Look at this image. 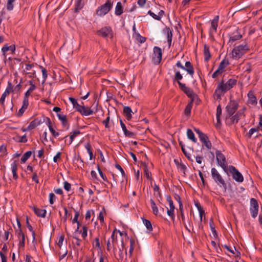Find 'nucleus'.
I'll use <instances>...</instances> for the list:
<instances>
[{
  "mask_svg": "<svg viewBox=\"0 0 262 262\" xmlns=\"http://www.w3.org/2000/svg\"><path fill=\"white\" fill-rule=\"evenodd\" d=\"M204 60L205 61H208L211 57L209 48L207 46L206 44L204 45Z\"/></svg>",
  "mask_w": 262,
  "mask_h": 262,
  "instance_id": "c85d7f7f",
  "label": "nucleus"
},
{
  "mask_svg": "<svg viewBox=\"0 0 262 262\" xmlns=\"http://www.w3.org/2000/svg\"><path fill=\"white\" fill-rule=\"evenodd\" d=\"M81 132L79 130H76L73 131L72 133H71V135L70 136V142L69 144H71L73 141L74 139L78 135H80Z\"/></svg>",
  "mask_w": 262,
  "mask_h": 262,
  "instance_id": "4c0bfd02",
  "label": "nucleus"
},
{
  "mask_svg": "<svg viewBox=\"0 0 262 262\" xmlns=\"http://www.w3.org/2000/svg\"><path fill=\"white\" fill-rule=\"evenodd\" d=\"M231 174L232 178L237 182L241 183L244 181V177L242 173L233 166L228 167V171Z\"/></svg>",
  "mask_w": 262,
  "mask_h": 262,
  "instance_id": "1a4fd4ad",
  "label": "nucleus"
},
{
  "mask_svg": "<svg viewBox=\"0 0 262 262\" xmlns=\"http://www.w3.org/2000/svg\"><path fill=\"white\" fill-rule=\"evenodd\" d=\"M7 155V147L3 144L0 146V157H3Z\"/></svg>",
  "mask_w": 262,
  "mask_h": 262,
  "instance_id": "a19ab883",
  "label": "nucleus"
},
{
  "mask_svg": "<svg viewBox=\"0 0 262 262\" xmlns=\"http://www.w3.org/2000/svg\"><path fill=\"white\" fill-rule=\"evenodd\" d=\"M56 196L53 193H50L49 194V202L50 204H53L55 200H56Z\"/></svg>",
  "mask_w": 262,
  "mask_h": 262,
  "instance_id": "864d4df0",
  "label": "nucleus"
},
{
  "mask_svg": "<svg viewBox=\"0 0 262 262\" xmlns=\"http://www.w3.org/2000/svg\"><path fill=\"white\" fill-rule=\"evenodd\" d=\"M223 247L226 248L228 251H229L231 253L235 254L234 251H236L235 247H234V249L231 248L230 247L226 245H223Z\"/></svg>",
  "mask_w": 262,
  "mask_h": 262,
  "instance_id": "774afa93",
  "label": "nucleus"
},
{
  "mask_svg": "<svg viewBox=\"0 0 262 262\" xmlns=\"http://www.w3.org/2000/svg\"><path fill=\"white\" fill-rule=\"evenodd\" d=\"M73 162L74 164L78 168H82L84 166V162L79 155L74 157Z\"/></svg>",
  "mask_w": 262,
  "mask_h": 262,
  "instance_id": "4be33fe9",
  "label": "nucleus"
},
{
  "mask_svg": "<svg viewBox=\"0 0 262 262\" xmlns=\"http://www.w3.org/2000/svg\"><path fill=\"white\" fill-rule=\"evenodd\" d=\"M29 105V100H28L26 98L24 99L23 104L21 107L18 111L17 116L18 117H20L23 115V113L25 111V110L27 108L28 106Z\"/></svg>",
  "mask_w": 262,
  "mask_h": 262,
  "instance_id": "393cba45",
  "label": "nucleus"
},
{
  "mask_svg": "<svg viewBox=\"0 0 262 262\" xmlns=\"http://www.w3.org/2000/svg\"><path fill=\"white\" fill-rule=\"evenodd\" d=\"M120 123L121 126L122 127V129L124 133V135L126 137H129V138H134L136 136V134L135 133L128 131L125 125V124L123 122L122 120L121 119L120 120Z\"/></svg>",
  "mask_w": 262,
  "mask_h": 262,
  "instance_id": "6ab92c4d",
  "label": "nucleus"
},
{
  "mask_svg": "<svg viewBox=\"0 0 262 262\" xmlns=\"http://www.w3.org/2000/svg\"><path fill=\"white\" fill-rule=\"evenodd\" d=\"M249 50L247 43L240 45L234 48L232 52V57L235 59H239Z\"/></svg>",
  "mask_w": 262,
  "mask_h": 262,
  "instance_id": "f03ea898",
  "label": "nucleus"
},
{
  "mask_svg": "<svg viewBox=\"0 0 262 262\" xmlns=\"http://www.w3.org/2000/svg\"><path fill=\"white\" fill-rule=\"evenodd\" d=\"M193 101H192V99H191V101L190 103H189L185 110H184V112H185V115L188 116L190 114V113H191V108H192V103H193Z\"/></svg>",
  "mask_w": 262,
  "mask_h": 262,
  "instance_id": "ea45409f",
  "label": "nucleus"
},
{
  "mask_svg": "<svg viewBox=\"0 0 262 262\" xmlns=\"http://www.w3.org/2000/svg\"><path fill=\"white\" fill-rule=\"evenodd\" d=\"M74 210L75 211V216H74V217L73 220H72V223L73 224L74 223H77V225H80V223L78 221V217L79 216V213L76 210L74 209Z\"/></svg>",
  "mask_w": 262,
  "mask_h": 262,
  "instance_id": "de8ad7c7",
  "label": "nucleus"
},
{
  "mask_svg": "<svg viewBox=\"0 0 262 262\" xmlns=\"http://www.w3.org/2000/svg\"><path fill=\"white\" fill-rule=\"evenodd\" d=\"M250 211L253 218L255 219L257 216L258 204L257 201L254 198L250 199Z\"/></svg>",
  "mask_w": 262,
  "mask_h": 262,
  "instance_id": "9d476101",
  "label": "nucleus"
},
{
  "mask_svg": "<svg viewBox=\"0 0 262 262\" xmlns=\"http://www.w3.org/2000/svg\"><path fill=\"white\" fill-rule=\"evenodd\" d=\"M194 131L198 135L200 141L206 146L208 149H210L212 147L211 142L209 141L208 136L202 132L199 128H194Z\"/></svg>",
  "mask_w": 262,
  "mask_h": 262,
  "instance_id": "6e6552de",
  "label": "nucleus"
},
{
  "mask_svg": "<svg viewBox=\"0 0 262 262\" xmlns=\"http://www.w3.org/2000/svg\"><path fill=\"white\" fill-rule=\"evenodd\" d=\"M41 123V121H37V120L35 119L31 121L29 125L28 126L27 128L24 129V131H29L34 128H35L37 126L39 125Z\"/></svg>",
  "mask_w": 262,
  "mask_h": 262,
  "instance_id": "5701e85b",
  "label": "nucleus"
},
{
  "mask_svg": "<svg viewBox=\"0 0 262 262\" xmlns=\"http://www.w3.org/2000/svg\"><path fill=\"white\" fill-rule=\"evenodd\" d=\"M245 110V108H243V109L239 110L235 115H233L229 119L230 121V124H232L234 123H237L241 118L242 116L244 114Z\"/></svg>",
  "mask_w": 262,
  "mask_h": 262,
  "instance_id": "ddd939ff",
  "label": "nucleus"
},
{
  "mask_svg": "<svg viewBox=\"0 0 262 262\" xmlns=\"http://www.w3.org/2000/svg\"><path fill=\"white\" fill-rule=\"evenodd\" d=\"M211 176L214 181L218 185L222 186L225 189L226 188V184L222 178V176L219 173L218 171L215 168H212L211 170Z\"/></svg>",
  "mask_w": 262,
  "mask_h": 262,
  "instance_id": "423d86ee",
  "label": "nucleus"
},
{
  "mask_svg": "<svg viewBox=\"0 0 262 262\" xmlns=\"http://www.w3.org/2000/svg\"><path fill=\"white\" fill-rule=\"evenodd\" d=\"M143 168H144V171L145 173V175L146 177V178L148 179L151 180V173L149 171V170L148 169L147 165L146 164H144V165L143 166Z\"/></svg>",
  "mask_w": 262,
  "mask_h": 262,
  "instance_id": "49530a36",
  "label": "nucleus"
},
{
  "mask_svg": "<svg viewBox=\"0 0 262 262\" xmlns=\"http://www.w3.org/2000/svg\"><path fill=\"white\" fill-rule=\"evenodd\" d=\"M215 154L218 165L223 168L226 173H228V167L225 156L220 150H216Z\"/></svg>",
  "mask_w": 262,
  "mask_h": 262,
  "instance_id": "20e7f679",
  "label": "nucleus"
},
{
  "mask_svg": "<svg viewBox=\"0 0 262 262\" xmlns=\"http://www.w3.org/2000/svg\"><path fill=\"white\" fill-rule=\"evenodd\" d=\"M116 229L114 230L111 235V239L112 243V246L114 248H115V246L117 242V235L116 234Z\"/></svg>",
  "mask_w": 262,
  "mask_h": 262,
  "instance_id": "79ce46f5",
  "label": "nucleus"
},
{
  "mask_svg": "<svg viewBox=\"0 0 262 262\" xmlns=\"http://www.w3.org/2000/svg\"><path fill=\"white\" fill-rule=\"evenodd\" d=\"M258 131V129L256 128H251L249 132L246 134V136L248 137V138H250L252 136V135L256 132Z\"/></svg>",
  "mask_w": 262,
  "mask_h": 262,
  "instance_id": "5fc2aeb1",
  "label": "nucleus"
},
{
  "mask_svg": "<svg viewBox=\"0 0 262 262\" xmlns=\"http://www.w3.org/2000/svg\"><path fill=\"white\" fill-rule=\"evenodd\" d=\"M238 107V103L234 100H230L229 102L226 106V118L230 119L234 115Z\"/></svg>",
  "mask_w": 262,
  "mask_h": 262,
  "instance_id": "7ed1b4c3",
  "label": "nucleus"
},
{
  "mask_svg": "<svg viewBox=\"0 0 262 262\" xmlns=\"http://www.w3.org/2000/svg\"><path fill=\"white\" fill-rule=\"evenodd\" d=\"M43 122H46L47 125L48 126L49 128L52 127V122L50 119L48 117H44L43 118Z\"/></svg>",
  "mask_w": 262,
  "mask_h": 262,
  "instance_id": "69168bd1",
  "label": "nucleus"
},
{
  "mask_svg": "<svg viewBox=\"0 0 262 262\" xmlns=\"http://www.w3.org/2000/svg\"><path fill=\"white\" fill-rule=\"evenodd\" d=\"M136 39L138 42L142 43H144L146 41V38L144 37L141 36L139 34H138L137 36Z\"/></svg>",
  "mask_w": 262,
  "mask_h": 262,
  "instance_id": "052dcab7",
  "label": "nucleus"
},
{
  "mask_svg": "<svg viewBox=\"0 0 262 262\" xmlns=\"http://www.w3.org/2000/svg\"><path fill=\"white\" fill-rule=\"evenodd\" d=\"M77 111L79 112L82 115L86 116L93 114V111L90 107L81 105L78 107Z\"/></svg>",
  "mask_w": 262,
  "mask_h": 262,
  "instance_id": "4468645a",
  "label": "nucleus"
},
{
  "mask_svg": "<svg viewBox=\"0 0 262 262\" xmlns=\"http://www.w3.org/2000/svg\"><path fill=\"white\" fill-rule=\"evenodd\" d=\"M187 136L189 139L192 141L193 142L196 143L197 141L195 137L194 134L191 129H187Z\"/></svg>",
  "mask_w": 262,
  "mask_h": 262,
  "instance_id": "473e14b6",
  "label": "nucleus"
},
{
  "mask_svg": "<svg viewBox=\"0 0 262 262\" xmlns=\"http://www.w3.org/2000/svg\"><path fill=\"white\" fill-rule=\"evenodd\" d=\"M174 210L172 209H167V213L173 221L174 219Z\"/></svg>",
  "mask_w": 262,
  "mask_h": 262,
  "instance_id": "4d7b16f0",
  "label": "nucleus"
},
{
  "mask_svg": "<svg viewBox=\"0 0 262 262\" xmlns=\"http://www.w3.org/2000/svg\"><path fill=\"white\" fill-rule=\"evenodd\" d=\"M248 104L255 106L257 104V99L252 91H250L248 93Z\"/></svg>",
  "mask_w": 262,
  "mask_h": 262,
  "instance_id": "aec40b11",
  "label": "nucleus"
},
{
  "mask_svg": "<svg viewBox=\"0 0 262 262\" xmlns=\"http://www.w3.org/2000/svg\"><path fill=\"white\" fill-rule=\"evenodd\" d=\"M15 50L16 48L15 45L8 46V44L7 43L2 48V52H3L4 56H6L5 54L7 51H10L12 53H14Z\"/></svg>",
  "mask_w": 262,
  "mask_h": 262,
  "instance_id": "412c9836",
  "label": "nucleus"
},
{
  "mask_svg": "<svg viewBox=\"0 0 262 262\" xmlns=\"http://www.w3.org/2000/svg\"><path fill=\"white\" fill-rule=\"evenodd\" d=\"M85 148L86 149L89 155H90V159L92 160L93 158V154L91 148V145L90 143H87L85 145Z\"/></svg>",
  "mask_w": 262,
  "mask_h": 262,
  "instance_id": "37998d69",
  "label": "nucleus"
},
{
  "mask_svg": "<svg viewBox=\"0 0 262 262\" xmlns=\"http://www.w3.org/2000/svg\"><path fill=\"white\" fill-rule=\"evenodd\" d=\"M174 199L179 203L180 208L183 207L180 196L178 194H176L174 195Z\"/></svg>",
  "mask_w": 262,
  "mask_h": 262,
  "instance_id": "bf43d9fd",
  "label": "nucleus"
},
{
  "mask_svg": "<svg viewBox=\"0 0 262 262\" xmlns=\"http://www.w3.org/2000/svg\"><path fill=\"white\" fill-rule=\"evenodd\" d=\"M115 167L118 169L121 172V174L123 177H125V172L123 170V169H122V168L121 167V166L118 164H115Z\"/></svg>",
  "mask_w": 262,
  "mask_h": 262,
  "instance_id": "338daca9",
  "label": "nucleus"
},
{
  "mask_svg": "<svg viewBox=\"0 0 262 262\" xmlns=\"http://www.w3.org/2000/svg\"><path fill=\"white\" fill-rule=\"evenodd\" d=\"M87 231H88V228L85 226H83L82 227V232L81 233L82 237L83 239H85V237L87 236Z\"/></svg>",
  "mask_w": 262,
  "mask_h": 262,
  "instance_id": "0e129e2a",
  "label": "nucleus"
},
{
  "mask_svg": "<svg viewBox=\"0 0 262 262\" xmlns=\"http://www.w3.org/2000/svg\"><path fill=\"white\" fill-rule=\"evenodd\" d=\"M69 100L71 101V102L72 103V104L73 105V107L74 108H75L76 110L77 111V110L78 108V107H79V106H80V104H79L78 103V102H77V100L74 98L70 97Z\"/></svg>",
  "mask_w": 262,
  "mask_h": 262,
  "instance_id": "a18cd8bd",
  "label": "nucleus"
},
{
  "mask_svg": "<svg viewBox=\"0 0 262 262\" xmlns=\"http://www.w3.org/2000/svg\"><path fill=\"white\" fill-rule=\"evenodd\" d=\"M63 187L66 190H67V191H69L71 190V185L68 182L65 181L63 183Z\"/></svg>",
  "mask_w": 262,
  "mask_h": 262,
  "instance_id": "680f3d73",
  "label": "nucleus"
},
{
  "mask_svg": "<svg viewBox=\"0 0 262 262\" xmlns=\"http://www.w3.org/2000/svg\"><path fill=\"white\" fill-rule=\"evenodd\" d=\"M30 87L29 88L28 90L25 93V96L24 98V99L26 98L28 100H29L28 97L30 95L31 92L36 89V86L35 85V84H34L33 83V82L31 81H30Z\"/></svg>",
  "mask_w": 262,
  "mask_h": 262,
  "instance_id": "7c9ffc66",
  "label": "nucleus"
},
{
  "mask_svg": "<svg viewBox=\"0 0 262 262\" xmlns=\"http://www.w3.org/2000/svg\"><path fill=\"white\" fill-rule=\"evenodd\" d=\"M132 111L129 106H124L123 108V114L128 120H130L132 118Z\"/></svg>",
  "mask_w": 262,
  "mask_h": 262,
  "instance_id": "bb28decb",
  "label": "nucleus"
},
{
  "mask_svg": "<svg viewBox=\"0 0 262 262\" xmlns=\"http://www.w3.org/2000/svg\"><path fill=\"white\" fill-rule=\"evenodd\" d=\"M123 13V7L121 2H118L115 8V14L120 15Z\"/></svg>",
  "mask_w": 262,
  "mask_h": 262,
  "instance_id": "2f4dec72",
  "label": "nucleus"
},
{
  "mask_svg": "<svg viewBox=\"0 0 262 262\" xmlns=\"http://www.w3.org/2000/svg\"><path fill=\"white\" fill-rule=\"evenodd\" d=\"M84 6L83 0H76L75 10L76 12H78Z\"/></svg>",
  "mask_w": 262,
  "mask_h": 262,
  "instance_id": "f704fd0d",
  "label": "nucleus"
},
{
  "mask_svg": "<svg viewBox=\"0 0 262 262\" xmlns=\"http://www.w3.org/2000/svg\"><path fill=\"white\" fill-rule=\"evenodd\" d=\"M15 1V0H8V3L7 4V9L9 11H11L13 9V3Z\"/></svg>",
  "mask_w": 262,
  "mask_h": 262,
  "instance_id": "3c124183",
  "label": "nucleus"
},
{
  "mask_svg": "<svg viewBox=\"0 0 262 262\" xmlns=\"http://www.w3.org/2000/svg\"><path fill=\"white\" fill-rule=\"evenodd\" d=\"M219 18V16H216L211 21V27L209 30V36L210 37H212L213 33L216 32Z\"/></svg>",
  "mask_w": 262,
  "mask_h": 262,
  "instance_id": "2eb2a0df",
  "label": "nucleus"
},
{
  "mask_svg": "<svg viewBox=\"0 0 262 262\" xmlns=\"http://www.w3.org/2000/svg\"><path fill=\"white\" fill-rule=\"evenodd\" d=\"M97 169H98V171L99 172L100 176L103 179V180L104 181L108 182V180H107V179L106 176L104 174H103V173L101 171V170L100 168V166L99 165L97 166Z\"/></svg>",
  "mask_w": 262,
  "mask_h": 262,
  "instance_id": "603ef678",
  "label": "nucleus"
},
{
  "mask_svg": "<svg viewBox=\"0 0 262 262\" xmlns=\"http://www.w3.org/2000/svg\"><path fill=\"white\" fill-rule=\"evenodd\" d=\"M113 3L110 0H107L104 5L98 7L96 14L97 15L102 16L107 14L111 9Z\"/></svg>",
  "mask_w": 262,
  "mask_h": 262,
  "instance_id": "39448f33",
  "label": "nucleus"
},
{
  "mask_svg": "<svg viewBox=\"0 0 262 262\" xmlns=\"http://www.w3.org/2000/svg\"><path fill=\"white\" fill-rule=\"evenodd\" d=\"M12 172L13 173V178L15 180H17L18 179V175L17 174V163L16 160H15L11 165Z\"/></svg>",
  "mask_w": 262,
  "mask_h": 262,
  "instance_id": "a878e982",
  "label": "nucleus"
},
{
  "mask_svg": "<svg viewBox=\"0 0 262 262\" xmlns=\"http://www.w3.org/2000/svg\"><path fill=\"white\" fill-rule=\"evenodd\" d=\"M13 91L12 84L10 82H8V85L4 93L2 94L0 98V103L4 105L6 97Z\"/></svg>",
  "mask_w": 262,
  "mask_h": 262,
  "instance_id": "f8f14e48",
  "label": "nucleus"
},
{
  "mask_svg": "<svg viewBox=\"0 0 262 262\" xmlns=\"http://www.w3.org/2000/svg\"><path fill=\"white\" fill-rule=\"evenodd\" d=\"M236 83L237 80L233 78L229 79L226 82L222 80L219 83L214 95L216 97L217 99L221 98V96H223L227 91L235 85Z\"/></svg>",
  "mask_w": 262,
  "mask_h": 262,
  "instance_id": "f257e3e1",
  "label": "nucleus"
},
{
  "mask_svg": "<svg viewBox=\"0 0 262 262\" xmlns=\"http://www.w3.org/2000/svg\"><path fill=\"white\" fill-rule=\"evenodd\" d=\"M162 55V53L161 48L158 47H155L152 57V61L154 64H158L160 63L161 61Z\"/></svg>",
  "mask_w": 262,
  "mask_h": 262,
  "instance_id": "9b49d317",
  "label": "nucleus"
},
{
  "mask_svg": "<svg viewBox=\"0 0 262 262\" xmlns=\"http://www.w3.org/2000/svg\"><path fill=\"white\" fill-rule=\"evenodd\" d=\"M143 222L146 227L148 232L150 233L152 231V227L151 222L149 220L145 219H143Z\"/></svg>",
  "mask_w": 262,
  "mask_h": 262,
  "instance_id": "c9c22d12",
  "label": "nucleus"
},
{
  "mask_svg": "<svg viewBox=\"0 0 262 262\" xmlns=\"http://www.w3.org/2000/svg\"><path fill=\"white\" fill-rule=\"evenodd\" d=\"M148 14L156 20H160L161 19V17L155 14L151 10L148 11Z\"/></svg>",
  "mask_w": 262,
  "mask_h": 262,
  "instance_id": "e2e57ef3",
  "label": "nucleus"
},
{
  "mask_svg": "<svg viewBox=\"0 0 262 262\" xmlns=\"http://www.w3.org/2000/svg\"><path fill=\"white\" fill-rule=\"evenodd\" d=\"M229 64V61L227 59H224L220 63L218 68L224 71L225 68Z\"/></svg>",
  "mask_w": 262,
  "mask_h": 262,
  "instance_id": "e433bc0d",
  "label": "nucleus"
},
{
  "mask_svg": "<svg viewBox=\"0 0 262 262\" xmlns=\"http://www.w3.org/2000/svg\"><path fill=\"white\" fill-rule=\"evenodd\" d=\"M242 35L239 34H237L236 35H234V36L231 37L230 38V40L234 41L240 39L242 38Z\"/></svg>",
  "mask_w": 262,
  "mask_h": 262,
  "instance_id": "13d9d810",
  "label": "nucleus"
},
{
  "mask_svg": "<svg viewBox=\"0 0 262 262\" xmlns=\"http://www.w3.org/2000/svg\"><path fill=\"white\" fill-rule=\"evenodd\" d=\"M183 78V76L180 73L179 71H176L174 76V79L177 80L178 82L180 81V80H182Z\"/></svg>",
  "mask_w": 262,
  "mask_h": 262,
  "instance_id": "6e6d98bb",
  "label": "nucleus"
},
{
  "mask_svg": "<svg viewBox=\"0 0 262 262\" xmlns=\"http://www.w3.org/2000/svg\"><path fill=\"white\" fill-rule=\"evenodd\" d=\"M184 70L186 71L191 76L194 74L193 67L190 61L186 62Z\"/></svg>",
  "mask_w": 262,
  "mask_h": 262,
  "instance_id": "cd10ccee",
  "label": "nucleus"
},
{
  "mask_svg": "<svg viewBox=\"0 0 262 262\" xmlns=\"http://www.w3.org/2000/svg\"><path fill=\"white\" fill-rule=\"evenodd\" d=\"M163 32L165 34L168 43L169 48L170 47L172 42V32L171 30L169 27H166L163 30Z\"/></svg>",
  "mask_w": 262,
  "mask_h": 262,
  "instance_id": "f3484780",
  "label": "nucleus"
},
{
  "mask_svg": "<svg viewBox=\"0 0 262 262\" xmlns=\"http://www.w3.org/2000/svg\"><path fill=\"white\" fill-rule=\"evenodd\" d=\"M112 32V30L110 27H105L98 31V34L103 37H106L111 34Z\"/></svg>",
  "mask_w": 262,
  "mask_h": 262,
  "instance_id": "dca6fc26",
  "label": "nucleus"
},
{
  "mask_svg": "<svg viewBox=\"0 0 262 262\" xmlns=\"http://www.w3.org/2000/svg\"><path fill=\"white\" fill-rule=\"evenodd\" d=\"M166 200L169 203V209H174L175 207L173 203V201L171 199V198L170 195L166 196Z\"/></svg>",
  "mask_w": 262,
  "mask_h": 262,
  "instance_id": "09e8293b",
  "label": "nucleus"
},
{
  "mask_svg": "<svg viewBox=\"0 0 262 262\" xmlns=\"http://www.w3.org/2000/svg\"><path fill=\"white\" fill-rule=\"evenodd\" d=\"M150 202L151 204V207L153 213L156 216L158 215H159V210H158V208L155 202H154V201L152 199H150Z\"/></svg>",
  "mask_w": 262,
  "mask_h": 262,
  "instance_id": "72a5a7b5",
  "label": "nucleus"
},
{
  "mask_svg": "<svg viewBox=\"0 0 262 262\" xmlns=\"http://www.w3.org/2000/svg\"><path fill=\"white\" fill-rule=\"evenodd\" d=\"M57 117L59 120L61 121L62 126L64 127L66 129H69V124L68 123L66 115L61 114H57Z\"/></svg>",
  "mask_w": 262,
  "mask_h": 262,
  "instance_id": "a211bd4d",
  "label": "nucleus"
},
{
  "mask_svg": "<svg viewBox=\"0 0 262 262\" xmlns=\"http://www.w3.org/2000/svg\"><path fill=\"white\" fill-rule=\"evenodd\" d=\"M178 84L180 89L185 93L189 98L192 99V101H194L195 99H198V95L193 92L191 88L187 86L185 84H183L180 81H178Z\"/></svg>",
  "mask_w": 262,
  "mask_h": 262,
  "instance_id": "0eeeda50",
  "label": "nucleus"
},
{
  "mask_svg": "<svg viewBox=\"0 0 262 262\" xmlns=\"http://www.w3.org/2000/svg\"><path fill=\"white\" fill-rule=\"evenodd\" d=\"M31 151H28L26 152H25L21 158V162L22 163L26 162V161L31 157Z\"/></svg>",
  "mask_w": 262,
  "mask_h": 262,
  "instance_id": "58836bf2",
  "label": "nucleus"
},
{
  "mask_svg": "<svg viewBox=\"0 0 262 262\" xmlns=\"http://www.w3.org/2000/svg\"><path fill=\"white\" fill-rule=\"evenodd\" d=\"M32 209L37 216L41 217H45L46 216V210L45 209H41L35 206L32 207Z\"/></svg>",
  "mask_w": 262,
  "mask_h": 262,
  "instance_id": "b1692460",
  "label": "nucleus"
},
{
  "mask_svg": "<svg viewBox=\"0 0 262 262\" xmlns=\"http://www.w3.org/2000/svg\"><path fill=\"white\" fill-rule=\"evenodd\" d=\"M210 227L211 230V231L213 234V236L215 237H216L217 236V232L215 229V226L213 222V221L211 220L209 222Z\"/></svg>",
  "mask_w": 262,
  "mask_h": 262,
  "instance_id": "c03bdc74",
  "label": "nucleus"
},
{
  "mask_svg": "<svg viewBox=\"0 0 262 262\" xmlns=\"http://www.w3.org/2000/svg\"><path fill=\"white\" fill-rule=\"evenodd\" d=\"M222 107L220 104H219L217 106L216 108V126L220 125L221 124V119H220V116L222 114Z\"/></svg>",
  "mask_w": 262,
  "mask_h": 262,
  "instance_id": "c756f323",
  "label": "nucleus"
},
{
  "mask_svg": "<svg viewBox=\"0 0 262 262\" xmlns=\"http://www.w3.org/2000/svg\"><path fill=\"white\" fill-rule=\"evenodd\" d=\"M40 68L41 69V72H42V76H43V83H44L45 82V81L46 80V79H47V76H48L47 71V70L45 68H43L42 66L40 67Z\"/></svg>",
  "mask_w": 262,
  "mask_h": 262,
  "instance_id": "8fccbe9b",
  "label": "nucleus"
}]
</instances>
